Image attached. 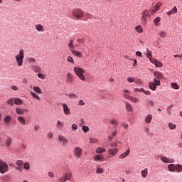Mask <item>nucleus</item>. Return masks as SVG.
Here are the masks:
<instances>
[{
    "instance_id": "f257e3e1",
    "label": "nucleus",
    "mask_w": 182,
    "mask_h": 182,
    "mask_svg": "<svg viewBox=\"0 0 182 182\" xmlns=\"http://www.w3.org/2000/svg\"><path fill=\"white\" fill-rule=\"evenodd\" d=\"M154 75L156 78L154 79V82H149V89L153 90V92L156 91L157 86H160V85H161L160 79H163V74L159 71H154Z\"/></svg>"
},
{
    "instance_id": "f03ea898",
    "label": "nucleus",
    "mask_w": 182,
    "mask_h": 182,
    "mask_svg": "<svg viewBox=\"0 0 182 182\" xmlns=\"http://www.w3.org/2000/svg\"><path fill=\"white\" fill-rule=\"evenodd\" d=\"M74 72L77 77L82 80V82H86V77H85V69L80 67H74Z\"/></svg>"
},
{
    "instance_id": "7ed1b4c3",
    "label": "nucleus",
    "mask_w": 182,
    "mask_h": 182,
    "mask_svg": "<svg viewBox=\"0 0 182 182\" xmlns=\"http://www.w3.org/2000/svg\"><path fill=\"white\" fill-rule=\"evenodd\" d=\"M73 16L75 18V19H82L85 16V12L83 10L80 9H75L72 12Z\"/></svg>"
},
{
    "instance_id": "20e7f679",
    "label": "nucleus",
    "mask_w": 182,
    "mask_h": 182,
    "mask_svg": "<svg viewBox=\"0 0 182 182\" xmlns=\"http://www.w3.org/2000/svg\"><path fill=\"white\" fill-rule=\"evenodd\" d=\"M23 49H21L18 54L16 56V61L17 62L18 66H22L23 65Z\"/></svg>"
},
{
    "instance_id": "39448f33",
    "label": "nucleus",
    "mask_w": 182,
    "mask_h": 182,
    "mask_svg": "<svg viewBox=\"0 0 182 182\" xmlns=\"http://www.w3.org/2000/svg\"><path fill=\"white\" fill-rule=\"evenodd\" d=\"M9 171V166H8V164L4 161V160L0 159V173L1 174H5V173H8Z\"/></svg>"
},
{
    "instance_id": "423d86ee",
    "label": "nucleus",
    "mask_w": 182,
    "mask_h": 182,
    "mask_svg": "<svg viewBox=\"0 0 182 182\" xmlns=\"http://www.w3.org/2000/svg\"><path fill=\"white\" fill-rule=\"evenodd\" d=\"M150 18V11L145 10L142 12L141 21L147 22V18Z\"/></svg>"
},
{
    "instance_id": "0eeeda50",
    "label": "nucleus",
    "mask_w": 182,
    "mask_h": 182,
    "mask_svg": "<svg viewBox=\"0 0 182 182\" xmlns=\"http://www.w3.org/2000/svg\"><path fill=\"white\" fill-rule=\"evenodd\" d=\"M29 109H26V108H21V107H17L16 108V112L17 114H21L23 116V114H26V113H28Z\"/></svg>"
},
{
    "instance_id": "6e6552de",
    "label": "nucleus",
    "mask_w": 182,
    "mask_h": 182,
    "mask_svg": "<svg viewBox=\"0 0 182 182\" xmlns=\"http://www.w3.org/2000/svg\"><path fill=\"white\" fill-rule=\"evenodd\" d=\"M63 109V113L65 114V116H69L70 114V109H69V107L65 103L61 104Z\"/></svg>"
},
{
    "instance_id": "1a4fd4ad",
    "label": "nucleus",
    "mask_w": 182,
    "mask_h": 182,
    "mask_svg": "<svg viewBox=\"0 0 182 182\" xmlns=\"http://www.w3.org/2000/svg\"><path fill=\"white\" fill-rule=\"evenodd\" d=\"M58 141L61 143L63 146H66V144L69 143V140H68V139L62 135L58 136Z\"/></svg>"
},
{
    "instance_id": "9d476101",
    "label": "nucleus",
    "mask_w": 182,
    "mask_h": 182,
    "mask_svg": "<svg viewBox=\"0 0 182 182\" xmlns=\"http://www.w3.org/2000/svg\"><path fill=\"white\" fill-rule=\"evenodd\" d=\"M161 5H163L161 2H157L155 4L154 9L151 10V14H156V12H157L159 9H160V6H161Z\"/></svg>"
},
{
    "instance_id": "9b49d317",
    "label": "nucleus",
    "mask_w": 182,
    "mask_h": 182,
    "mask_svg": "<svg viewBox=\"0 0 182 182\" xmlns=\"http://www.w3.org/2000/svg\"><path fill=\"white\" fill-rule=\"evenodd\" d=\"M151 63H154V65H155L156 68H163V63H161V62H160L154 58H151Z\"/></svg>"
},
{
    "instance_id": "f8f14e48",
    "label": "nucleus",
    "mask_w": 182,
    "mask_h": 182,
    "mask_svg": "<svg viewBox=\"0 0 182 182\" xmlns=\"http://www.w3.org/2000/svg\"><path fill=\"white\" fill-rule=\"evenodd\" d=\"M161 160L163 161V163H174V159L171 158H167L166 156H161Z\"/></svg>"
},
{
    "instance_id": "ddd939ff",
    "label": "nucleus",
    "mask_w": 182,
    "mask_h": 182,
    "mask_svg": "<svg viewBox=\"0 0 182 182\" xmlns=\"http://www.w3.org/2000/svg\"><path fill=\"white\" fill-rule=\"evenodd\" d=\"M93 158L95 161H100V162L105 161V157L102 154L95 155Z\"/></svg>"
},
{
    "instance_id": "4468645a",
    "label": "nucleus",
    "mask_w": 182,
    "mask_h": 182,
    "mask_svg": "<svg viewBox=\"0 0 182 182\" xmlns=\"http://www.w3.org/2000/svg\"><path fill=\"white\" fill-rule=\"evenodd\" d=\"M119 153V148H111L108 150V154L111 156H116Z\"/></svg>"
},
{
    "instance_id": "2eb2a0df",
    "label": "nucleus",
    "mask_w": 182,
    "mask_h": 182,
    "mask_svg": "<svg viewBox=\"0 0 182 182\" xmlns=\"http://www.w3.org/2000/svg\"><path fill=\"white\" fill-rule=\"evenodd\" d=\"M74 153L76 156V157H80V156H82V149H80V147H75L74 149Z\"/></svg>"
},
{
    "instance_id": "dca6fc26",
    "label": "nucleus",
    "mask_w": 182,
    "mask_h": 182,
    "mask_svg": "<svg viewBox=\"0 0 182 182\" xmlns=\"http://www.w3.org/2000/svg\"><path fill=\"white\" fill-rule=\"evenodd\" d=\"M71 53H73V55H74V56H77V58H82L83 56L82 52L77 51L75 49L71 50Z\"/></svg>"
},
{
    "instance_id": "f3484780",
    "label": "nucleus",
    "mask_w": 182,
    "mask_h": 182,
    "mask_svg": "<svg viewBox=\"0 0 182 182\" xmlns=\"http://www.w3.org/2000/svg\"><path fill=\"white\" fill-rule=\"evenodd\" d=\"M176 165H175L173 164H168V170L171 173H176Z\"/></svg>"
},
{
    "instance_id": "a211bd4d",
    "label": "nucleus",
    "mask_w": 182,
    "mask_h": 182,
    "mask_svg": "<svg viewBox=\"0 0 182 182\" xmlns=\"http://www.w3.org/2000/svg\"><path fill=\"white\" fill-rule=\"evenodd\" d=\"M129 154H130V149H127L126 151V152H124V154H122L119 156V159H120L121 160H123V159H126V157H127V156H129Z\"/></svg>"
},
{
    "instance_id": "6ab92c4d",
    "label": "nucleus",
    "mask_w": 182,
    "mask_h": 182,
    "mask_svg": "<svg viewBox=\"0 0 182 182\" xmlns=\"http://www.w3.org/2000/svg\"><path fill=\"white\" fill-rule=\"evenodd\" d=\"M151 120H153V115H151V114L146 115L145 119H144V122L147 124L151 123Z\"/></svg>"
},
{
    "instance_id": "aec40b11",
    "label": "nucleus",
    "mask_w": 182,
    "mask_h": 182,
    "mask_svg": "<svg viewBox=\"0 0 182 182\" xmlns=\"http://www.w3.org/2000/svg\"><path fill=\"white\" fill-rule=\"evenodd\" d=\"M63 176L67 181H70V180H72V172H66Z\"/></svg>"
},
{
    "instance_id": "412c9836",
    "label": "nucleus",
    "mask_w": 182,
    "mask_h": 182,
    "mask_svg": "<svg viewBox=\"0 0 182 182\" xmlns=\"http://www.w3.org/2000/svg\"><path fill=\"white\" fill-rule=\"evenodd\" d=\"M17 120L18 122H20V124H21L23 126H25L26 124V122L25 121V117H22V116H18L17 117Z\"/></svg>"
},
{
    "instance_id": "4be33fe9",
    "label": "nucleus",
    "mask_w": 182,
    "mask_h": 182,
    "mask_svg": "<svg viewBox=\"0 0 182 182\" xmlns=\"http://www.w3.org/2000/svg\"><path fill=\"white\" fill-rule=\"evenodd\" d=\"M35 28L38 32H44L45 29L43 28V26L42 24H36Z\"/></svg>"
},
{
    "instance_id": "5701e85b",
    "label": "nucleus",
    "mask_w": 182,
    "mask_h": 182,
    "mask_svg": "<svg viewBox=\"0 0 182 182\" xmlns=\"http://www.w3.org/2000/svg\"><path fill=\"white\" fill-rule=\"evenodd\" d=\"M105 151H106V149L102 148L100 146L96 148V149H95V152L97 154H101L102 153H105Z\"/></svg>"
},
{
    "instance_id": "b1692460",
    "label": "nucleus",
    "mask_w": 182,
    "mask_h": 182,
    "mask_svg": "<svg viewBox=\"0 0 182 182\" xmlns=\"http://www.w3.org/2000/svg\"><path fill=\"white\" fill-rule=\"evenodd\" d=\"M33 70H34V72H36V73H39L41 72V68L39 65H33L31 66Z\"/></svg>"
},
{
    "instance_id": "393cba45",
    "label": "nucleus",
    "mask_w": 182,
    "mask_h": 182,
    "mask_svg": "<svg viewBox=\"0 0 182 182\" xmlns=\"http://www.w3.org/2000/svg\"><path fill=\"white\" fill-rule=\"evenodd\" d=\"M125 106L127 112H133V107L132 106V105H130V103L125 102Z\"/></svg>"
},
{
    "instance_id": "a878e982",
    "label": "nucleus",
    "mask_w": 182,
    "mask_h": 182,
    "mask_svg": "<svg viewBox=\"0 0 182 182\" xmlns=\"http://www.w3.org/2000/svg\"><path fill=\"white\" fill-rule=\"evenodd\" d=\"M33 89L34 92L36 93H37V95H42V90L41 89V87H39L38 86H33Z\"/></svg>"
},
{
    "instance_id": "bb28decb",
    "label": "nucleus",
    "mask_w": 182,
    "mask_h": 182,
    "mask_svg": "<svg viewBox=\"0 0 182 182\" xmlns=\"http://www.w3.org/2000/svg\"><path fill=\"white\" fill-rule=\"evenodd\" d=\"M96 168H97L96 170L97 174H103V173H105V170L103 169V168H100V165H97Z\"/></svg>"
},
{
    "instance_id": "cd10ccee",
    "label": "nucleus",
    "mask_w": 182,
    "mask_h": 182,
    "mask_svg": "<svg viewBox=\"0 0 182 182\" xmlns=\"http://www.w3.org/2000/svg\"><path fill=\"white\" fill-rule=\"evenodd\" d=\"M11 144H12V139L7 137L5 142L6 147H11Z\"/></svg>"
},
{
    "instance_id": "c85d7f7f",
    "label": "nucleus",
    "mask_w": 182,
    "mask_h": 182,
    "mask_svg": "<svg viewBox=\"0 0 182 182\" xmlns=\"http://www.w3.org/2000/svg\"><path fill=\"white\" fill-rule=\"evenodd\" d=\"M148 173H149V170L147 169V168H146L145 169L141 171V174L143 178H146V177H147Z\"/></svg>"
},
{
    "instance_id": "c756f323",
    "label": "nucleus",
    "mask_w": 182,
    "mask_h": 182,
    "mask_svg": "<svg viewBox=\"0 0 182 182\" xmlns=\"http://www.w3.org/2000/svg\"><path fill=\"white\" fill-rule=\"evenodd\" d=\"M68 48H69L70 52H72V50H73L75 49V46L73 45V40H70L69 43H68Z\"/></svg>"
},
{
    "instance_id": "7c9ffc66",
    "label": "nucleus",
    "mask_w": 182,
    "mask_h": 182,
    "mask_svg": "<svg viewBox=\"0 0 182 182\" xmlns=\"http://www.w3.org/2000/svg\"><path fill=\"white\" fill-rule=\"evenodd\" d=\"M135 31L138 33H141V32H143V28L141 27V26L139 25L136 26L135 27Z\"/></svg>"
},
{
    "instance_id": "2f4dec72",
    "label": "nucleus",
    "mask_w": 182,
    "mask_h": 182,
    "mask_svg": "<svg viewBox=\"0 0 182 182\" xmlns=\"http://www.w3.org/2000/svg\"><path fill=\"white\" fill-rule=\"evenodd\" d=\"M30 94L34 99H36L37 100H41V97H39V95H38L36 93L31 91Z\"/></svg>"
},
{
    "instance_id": "473e14b6",
    "label": "nucleus",
    "mask_w": 182,
    "mask_h": 182,
    "mask_svg": "<svg viewBox=\"0 0 182 182\" xmlns=\"http://www.w3.org/2000/svg\"><path fill=\"white\" fill-rule=\"evenodd\" d=\"M171 86L173 87V89H175V90H178V89H180V86H178L177 82H172Z\"/></svg>"
},
{
    "instance_id": "72a5a7b5",
    "label": "nucleus",
    "mask_w": 182,
    "mask_h": 182,
    "mask_svg": "<svg viewBox=\"0 0 182 182\" xmlns=\"http://www.w3.org/2000/svg\"><path fill=\"white\" fill-rule=\"evenodd\" d=\"M176 173H181L182 172V166L181 164H176Z\"/></svg>"
},
{
    "instance_id": "f704fd0d",
    "label": "nucleus",
    "mask_w": 182,
    "mask_h": 182,
    "mask_svg": "<svg viewBox=\"0 0 182 182\" xmlns=\"http://www.w3.org/2000/svg\"><path fill=\"white\" fill-rule=\"evenodd\" d=\"M168 126L171 130H175L176 129L177 126L175 124H173L172 122H169L168 124Z\"/></svg>"
},
{
    "instance_id": "c9c22d12",
    "label": "nucleus",
    "mask_w": 182,
    "mask_h": 182,
    "mask_svg": "<svg viewBox=\"0 0 182 182\" xmlns=\"http://www.w3.org/2000/svg\"><path fill=\"white\" fill-rule=\"evenodd\" d=\"M117 134V131H114V132H112V134L111 135H109L108 139L109 140H113V137H116V135Z\"/></svg>"
},
{
    "instance_id": "e433bc0d",
    "label": "nucleus",
    "mask_w": 182,
    "mask_h": 182,
    "mask_svg": "<svg viewBox=\"0 0 182 182\" xmlns=\"http://www.w3.org/2000/svg\"><path fill=\"white\" fill-rule=\"evenodd\" d=\"M23 101L22 100L19 99V98H14V104L19 105H22Z\"/></svg>"
},
{
    "instance_id": "4c0bfd02",
    "label": "nucleus",
    "mask_w": 182,
    "mask_h": 182,
    "mask_svg": "<svg viewBox=\"0 0 182 182\" xmlns=\"http://www.w3.org/2000/svg\"><path fill=\"white\" fill-rule=\"evenodd\" d=\"M63 122H62L60 120H58L56 123V127L58 129H62L63 127Z\"/></svg>"
},
{
    "instance_id": "58836bf2",
    "label": "nucleus",
    "mask_w": 182,
    "mask_h": 182,
    "mask_svg": "<svg viewBox=\"0 0 182 182\" xmlns=\"http://www.w3.org/2000/svg\"><path fill=\"white\" fill-rule=\"evenodd\" d=\"M90 143L96 144V143H99V139L96 138H90Z\"/></svg>"
},
{
    "instance_id": "ea45409f",
    "label": "nucleus",
    "mask_w": 182,
    "mask_h": 182,
    "mask_svg": "<svg viewBox=\"0 0 182 182\" xmlns=\"http://www.w3.org/2000/svg\"><path fill=\"white\" fill-rule=\"evenodd\" d=\"M146 55L147 56V58H149V60L151 61V59H153V58H151V51H150L149 50V48L146 49Z\"/></svg>"
},
{
    "instance_id": "a19ab883",
    "label": "nucleus",
    "mask_w": 182,
    "mask_h": 182,
    "mask_svg": "<svg viewBox=\"0 0 182 182\" xmlns=\"http://www.w3.org/2000/svg\"><path fill=\"white\" fill-rule=\"evenodd\" d=\"M129 100H131V102H133V103H139V99H137L136 97L131 96Z\"/></svg>"
},
{
    "instance_id": "79ce46f5",
    "label": "nucleus",
    "mask_w": 182,
    "mask_h": 182,
    "mask_svg": "<svg viewBox=\"0 0 182 182\" xmlns=\"http://www.w3.org/2000/svg\"><path fill=\"white\" fill-rule=\"evenodd\" d=\"M16 166H18V167H22V166H23V161L22 160H17L16 161Z\"/></svg>"
},
{
    "instance_id": "37998d69",
    "label": "nucleus",
    "mask_w": 182,
    "mask_h": 182,
    "mask_svg": "<svg viewBox=\"0 0 182 182\" xmlns=\"http://www.w3.org/2000/svg\"><path fill=\"white\" fill-rule=\"evenodd\" d=\"M6 103H8V105H10L11 106H14V103H15V100L14 98H11L7 100Z\"/></svg>"
},
{
    "instance_id": "c03bdc74",
    "label": "nucleus",
    "mask_w": 182,
    "mask_h": 182,
    "mask_svg": "<svg viewBox=\"0 0 182 182\" xmlns=\"http://www.w3.org/2000/svg\"><path fill=\"white\" fill-rule=\"evenodd\" d=\"M161 21V18L160 17H156L154 20V23H155V25L156 26H159V22H160Z\"/></svg>"
},
{
    "instance_id": "a18cd8bd",
    "label": "nucleus",
    "mask_w": 182,
    "mask_h": 182,
    "mask_svg": "<svg viewBox=\"0 0 182 182\" xmlns=\"http://www.w3.org/2000/svg\"><path fill=\"white\" fill-rule=\"evenodd\" d=\"M66 96H68V97H70V99H77V95H76L75 93L66 95Z\"/></svg>"
},
{
    "instance_id": "49530a36",
    "label": "nucleus",
    "mask_w": 182,
    "mask_h": 182,
    "mask_svg": "<svg viewBox=\"0 0 182 182\" xmlns=\"http://www.w3.org/2000/svg\"><path fill=\"white\" fill-rule=\"evenodd\" d=\"M23 168H25V170H29L31 168V166L29 165V163L25 162L23 164Z\"/></svg>"
},
{
    "instance_id": "de8ad7c7",
    "label": "nucleus",
    "mask_w": 182,
    "mask_h": 182,
    "mask_svg": "<svg viewBox=\"0 0 182 182\" xmlns=\"http://www.w3.org/2000/svg\"><path fill=\"white\" fill-rule=\"evenodd\" d=\"M27 61L30 63H36V60L34 58H28Z\"/></svg>"
},
{
    "instance_id": "09e8293b",
    "label": "nucleus",
    "mask_w": 182,
    "mask_h": 182,
    "mask_svg": "<svg viewBox=\"0 0 182 182\" xmlns=\"http://www.w3.org/2000/svg\"><path fill=\"white\" fill-rule=\"evenodd\" d=\"M67 60L68 62H70V63H75V60H73V58H72V56H68Z\"/></svg>"
},
{
    "instance_id": "8fccbe9b",
    "label": "nucleus",
    "mask_w": 182,
    "mask_h": 182,
    "mask_svg": "<svg viewBox=\"0 0 182 182\" xmlns=\"http://www.w3.org/2000/svg\"><path fill=\"white\" fill-rule=\"evenodd\" d=\"M67 79H68V82H72L73 78H72V74L70 73H69L67 75Z\"/></svg>"
},
{
    "instance_id": "3c124183",
    "label": "nucleus",
    "mask_w": 182,
    "mask_h": 182,
    "mask_svg": "<svg viewBox=\"0 0 182 182\" xmlns=\"http://www.w3.org/2000/svg\"><path fill=\"white\" fill-rule=\"evenodd\" d=\"M4 122L6 123H9V122H11V116H6L4 118Z\"/></svg>"
},
{
    "instance_id": "603ef678",
    "label": "nucleus",
    "mask_w": 182,
    "mask_h": 182,
    "mask_svg": "<svg viewBox=\"0 0 182 182\" xmlns=\"http://www.w3.org/2000/svg\"><path fill=\"white\" fill-rule=\"evenodd\" d=\"M166 35H167V34L166 33L165 31H161V32L159 33V36H160L161 38H166Z\"/></svg>"
},
{
    "instance_id": "864d4df0",
    "label": "nucleus",
    "mask_w": 182,
    "mask_h": 182,
    "mask_svg": "<svg viewBox=\"0 0 182 182\" xmlns=\"http://www.w3.org/2000/svg\"><path fill=\"white\" fill-rule=\"evenodd\" d=\"M82 130L85 133H87V132H89V127H87L86 125H83Z\"/></svg>"
},
{
    "instance_id": "5fc2aeb1",
    "label": "nucleus",
    "mask_w": 182,
    "mask_h": 182,
    "mask_svg": "<svg viewBox=\"0 0 182 182\" xmlns=\"http://www.w3.org/2000/svg\"><path fill=\"white\" fill-rule=\"evenodd\" d=\"M111 147H114V149H117V147H119V145L117 144V142L115 143H111L110 144Z\"/></svg>"
},
{
    "instance_id": "6e6d98bb",
    "label": "nucleus",
    "mask_w": 182,
    "mask_h": 182,
    "mask_svg": "<svg viewBox=\"0 0 182 182\" xmlns=\"http://www.w3.org/2000/svg\"><path fill=\"white\" fill-rule=\"evenodd\" d=\"M127 81L129 82V83H133V82H134V78L133 77H129L127 78Z\"/></svg>"
},
{
    "instance_id": "4d7b16f0",
    "label": "nucleus",
    "mask_w": 182,
    "mask_h": 182,
    "mask_svg": "<svg viewBox=\"0 0 182 182\" xmlns=\"http://www.w3.org/2000/svg\"><path fill=\"white\" fill-rule=\"evenodd\" d=\"M111 124H113L114 126H117V124H119V122H117V121H116L114 119H112Z\"/></svg>"
},
{
    "instance_id": "13d9d810",
    "label": "nucleus",
    "mask_w": 182,
    "mask_h": 182,
    "mask_svg": "<svg viewBox=\"0 0 182 182\" xmlns=\"http://www.w3.org/2000/svg\"><path fill=\"white\" fill-rule=\"evenodd\" d=\"M147 104L149 106H151V107H153V106H154V102H153L152 100H148Z\"/></svg>"
},
{
    "instance_id": "bf43d9fd",
    "label": "nucleus",
    "mask_w": 182,
    "mask_h": 182,
    "mask_svg": "<svg viewBox=\"0 0 182 182\" xmlns=\"http://www.w3.org/2000/svg\"><path fill=\"white\" fill-rule=\"evenodd\" d=\"M171 12H172V14H177V6H174L171 10Z\"/></svg>"
},
{
    "instance_id": "052dcab7",
    "label": "nucleus",
    "mask_w": 182,
    "mask_h": 182,
    "mask_svg": "<svg viewBox=\"0 0 182 182\" xmlns=\"http://www.w3.org/2000/svg\"><path fill=\"white\" fill-rule=\"evenodd\" d=\"M48 177H50V178H53L55 177V175L53 172H48Z\"/></svg>"
},
{
    "instance_id": "680f3d73",
    "label": "nucleus",
    "mask_w": 182,
    "mask_h": 182,
    "mask_svg": "<svg viewBox=\"0 0 182 182\" xmlns=\"http://www.w3.org/2000/svg\"><path fill=\"white\" fill-rule=\"evenodd\" d=\"M38 77H39L40 79H45V75H43V74L42 73H38Z\"/></svg>"
},
{
    "instance_id": "e2e57ef3",
    "label": "nucleus",
    "mask_w": 182,
    "mask_h": 182,
    "mask_svg": "<svg viewBox=\"0 0 182 182\" xmlns=\"http://www.w3.org/2000/svg\"><path fill=\"white\" fill-rule=\"evenodd\" d=\"M52 137H53V134H52L51 132H49L47 134V139H52Z\"/></svg>"
},
{
    "instance_id": "0e129e2a",
    "label": "nucleus",
    "mask_w": 182,
    "mask_h": 182,
    "mask_svg": "<svg viewBox=\"0 0 182 182\" xmlns=\"http://www.w3.org/2000/svg\"><path fill=\"white\" fill-rule=\"evenodd\" d=\"M78 105H79V106H85V102H83V100H80L78 102Z\"/></svg>"
},
{
    "instance_id": "69168bd1",
    "label": "nucleus",
    "mask_w": 182,
    "mask_h": 182,
    "mask_svg": "<svg viewBox=\"0 0 182 182\" xmlns=\"http://www.w3.org/2000/svg\"><path fill=\"white\" fill-rule=\"evenodd\" d=\"M77 129V125L76 124H73L72 125V129L76 130Z\"/></svg>"
},
{
    "instance_id": "338daca9",
    "label": "nucleus",
    "mask_w": 182,
    "mask_h": 182,
    "mask_svg": "<svg viewBox=\"0 0 182 182\" xmlns=\"http://www.w3.org/2000/svg\"><path fill=\"white\" fill-rule=\"evenodd\" d=\"M11 89H12V90H18V87L16 85H11Z\"/></svg>"
},
{
    "instance_id": "774afa93",
    "label": "nucleus",
    "mask_w": 182,
    "mask_h": 182,
    "mask_svg": "<svg viewBox=\"0 0 182 182\" xmlns=\"http://www.w3.org/2000/svg\"><path fill=\"white\" fill-rule=\"evenodd\" d=\"M65 181H67L65 176H63L62 178H60V182H65Z\"/></svg>"
}]
</instances>
